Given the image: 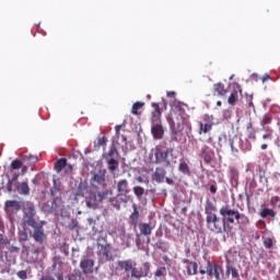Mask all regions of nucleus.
Segmentation results:
<instances>
[{"label":"nucleus","mask_w":280,"mask_h":280,"mask_svg":"<svg viewBox=\"0 0 280 280\" xmlns=\"http://www.w3.org/2000/svg\"><path fill=\"white\" fill-rule=\"evenodd\" d=\"M210 192L211 194H218V187H215L214 185L210 186Z\"/></svg>","instance_id":"nucleus-55"},{"label":"nucleus","mask_w":280,"mask_h":280,"mask_svg":"<svg viewBox=\"0 0 280 280\" xmlns=\"http://www.w3.org/2000/svg\"><path fill=\"white\" fill-rule=\"evenodd\" d=\"M215 124L213 122V116L206 114L202 116L201 120L198 121L199 126V135H208L211 130H213V126Z\"/></svg>","instance_id":"nucleus-7"},{"label":"nucleus","mask_w":280,"mask_h":280,"mask_svg":"<svg viewBox=\"0 0 280 280\" xmlns=\"http://www.w3.org/2000/svg\"><path fill=\"white\" fill-rule=\"evenodd\" d=\"M95 266V261L90 258H84L80 262V267L83 270L84 275H91L93 272V267Z\"/></svg>","instance_id":"nucleus-16"},{"label":"nucleus","mask_w":280,"mask_h":280,"mask_svg":"<svg viewBox=\"0 0 280 280\" xmlns=\"http://www.w3.org/2000/svg\"><path fill=\"white\" fill-rule=\"evenodd\" d=\"M113 253V245L110 244L100 245L98 247V256L105 261H113L115 259Z\"/></svg>","instance_id":"nucleus-9"},{"label":"nucleus","mask_w":280,"mask_h":280,"mask_svg":"<svg viewBox=\"0 0 280 280\" xmlns=\"http://www.w3.org/2000/svg\"><path fill=\"white\" fill-rule=\"evenodd\" d=\"M206 222L208 225V229H211L215 232V233H222V231L224 230V225L223 223L220 221V217H218V214H208L206 217Z\"/></svg>","instance_id":"nucleus-8"},{"label":"nucleus","mask_w":280,"mask_h":280,"mask_svg":"<svg viewBox=\"0 0 280 280\" xmlns=\"http://www.w3.org/2000/svg\"><path fill=\"white\" fill-rule=\"evenodd\" d=\"M66 166H67V159H65V158L59 159L55 163V171L57 172V174H60V172H62V170H65Z\"/></svg>","instance_id":"nucleus-25"},{"label":"nucleus","mask_w":280,"mask_h":280,"mask_svg":"<svg viewBox=\"0 0 280 280\" xmlns=\"http://www.w3.org/2000/svg\"><path fill=\"white\" fill-rule=\"evenodd\" d=\"M213 152L211 151V149L207 145H203L201 148V158L203 159V163H206V165L211 164V161H213Z\"/></svg>","instance_id":"nucleus-17"},{"label":"nucleus","mask_w":280,"mask_h":280,"mask_svg":"<svg viewBox=\"0 0 280 280\" xmlns=\"http://www.w3.org/2000/svg\"><path fill=\"white\" fill-rule=\"evenodd\" d=\"M20 242H27L30 240V236L27 235V229H23L19 232Z\"/></svg>","instance_id":"nucleus-38"},{"label":"nucleus","mask_w":280,"mask_h":280,"mask_svg":"<svg viewBox=\"0 0 280 280\" xmlns=\"http://www.w3.org/2000/svg\"><path fill=\"white\" fill-rule=\"evenodd\" d=\"M178 170L182 174H185L186 176H189L191 174L189 165L186 162H182L178 166Z\"/></svg>","instance_id":"nucleus-32"},{"label":"nucleus","mask_w":280,"mask_h":280,"mask_svg":"<svg viewBox=\"0 0 280 280\" xmlns=\"http://www.w3.org/2000/svg\"><path fill=\"white\" fill-rule=\"evenodd\" d=\"M132 207H133V212L130 214L129 220H130V224L137 228L139 226V210L137 209V205H133Z\"/></svg>","instance_id":"nucleus-22"},{"label":"nucleus","mask_w":280,"mask_h":280,"mask_svg":"<svg viewBox=\"0 0 280 280\" xmlns=\"http://www.w3.org/2000/svg\"><path fill=\"white\" fill-rule=\"evenodd\" d=\"M184 264H187V275L192 277L198 275V262L190 261L189 259H184Z\"/></svg>","instance_id":"nucleus-19"},{"label":"nucleus","mask_w":280,"mask_h":280,"mask_svg":"<svg viewBox=\"0 0 280 280\" xmlns=\"http://www.w3.org/2000/svg\"><path fill=\"white\" fill-rule=\"evenodd\" d=\"M109 202L115 207V209H121V203L117 198H112L109 199Z\"/></svg>","instance_id":"nucleus-46"},{"label":"nucleus","mask_w":280,"mask_h":280,"mask_svg":"<svg viewBox=\"0 0 280 280\" xmlns=\"http://www.w3.org/2000/svg\"><path fill=\"white\" fill-rule=\"evenodd\" d=\"M68 280H84V278L82 277V273H71L68 278Z\"/></svg>","instance_id":"nucleus-44"},{"label":"nucleus","mask_w":280,"mask_h":280,"mask_svg":"<svg viewBox=\"0 0 280 280\" xmlns=\"http://www.w3.org/2000/svg\"><path fill=\"white\" fill-rule=\"evenodd\" d=\"M23 224L24 226H36L38 222L36 221V207L30 202L26 201L23 207Z\"/></svg>","instance_id":"nucleus-5"},{"label":"nucleus","mask_w":280,"mask_h":280,"mask_svg":"<svg viewBox=\"0 0 280 280\" xmlns=\"http://www.w3.org/2000/svg\"><path fill=\"white\" fill-rule=\"evenodd\" d=\"M45 221H40L36 223V226H31L34 229L33 233H31V237L37 243V244H45V240H47V234H45Z\"/></svg>","instance_id":"nucleus-6"},{"label":"nucleus","mask_w":280,"mask_h":280,"mask_svg":"<svg viewBox=\"0 0 280 280\" xmlns=\"http://www.w3.org/2000/svg\"><path fill=\"white\" fill-rule=\"evenodd\" d=\"M58 265L62 266V261L60 260V257H55L52 268H56V266H58Z\"/></svg>","instance_id":"nucleus-48"},{"label":"nucleus","mask_w":280,"mask_h":280,"mask_svg":"<svg viewBox=\"0 0 280 280\" xmlns=\"http://www.w3.org/2000/svg\"><path fill=\"white\" fill-rule=\"evenodd\" d=\"M266 130V133L262 135V139L265 141H272V129L270 127L264 128Z\"/></svg>","instance_id":"nucleus-36"},{"label":"nucleus","mask_w":280,"mask_h":280,"mask_svg":"<svg viewBox=\"0 0 280 280\" xmlns=\"http://www.w3.org/2000/svg\"><path fill=\"white\" fill-rule=\"evenodd\" d=\"M55 277H57L58 280H65V276H62V273H57Z\"/></svg>","instance_id":"nucleus-62"},{"label":"nucleus","mask_w":280,"mask_h":280,"mask_svg":"<svg viewBox=\"0 0 280 280\" xmlns=\"http://www.w3.org/2000/svg\"><path fill=\"white\" fill-rule=\"evenodd\" d=\"M166 121L170 126V129L173 131L180 130L185 124L189 121V116L185 108L180 104L173 105L170 114L166 117Z\"/></svg>","instance_id":"nucleus-2"},{"label":"nucleus","mask_w":280,"mask_h":280,"mask_svg":"<svg viewBox=\"0 0 280 280\" xmlns=\"http://www.w3.org/2000/svg\"><path fill=\"white\" fill-rule=\"evenodd\" d=\"M4 207L7 209H15V211H21V209H23V207L21 206V201H16V200L5 201Z\"/></svg>","instance_id":"nucleus-24"},{"label":"nucleus","mask_w":280,"mask_h":280,"mask_svg":"<svg viewBox=\"0 0 280 280\" xmlns=\"http://www.w3.org/2000/svg\"><path fill=\"white\" fill-rule=\"evenodd\" d=\"M23 167V162L21 160H13L11 162V170H21Z\"/></svg>","instance_id":"nucleus-41"},{"label":"nucleus","mask_w":280,"mask_h":280,"mask_svg":"<svg viewBox=\"0 0 280 280\" xmlns=\"http://www.w3.org/2000/svg\"><path fill=\"white\" fill-rule=\"evenodd\" d=\"M9 250H10V253H19V250H21V249L18 246L11 245L9 247Z\"/></svg>","instance_id":"nucleus-50"},{"label":"nucleus","mask_w":280,"mask_h":280,"mask_svg":"<svg viewBox=\"0 0 280 280\" xmlns=\"http://www.w3.org/2000/svg\"><path fill=\"white\" fill-rule=\"evenodd\" d=\"M126 126V124H122V125H117L115 127V132H116V137H119V132H121V128Z\"/></svg>","instance_id":"nucleus-49"},{"label":"nucleus","mask_w":280,"mask_h":280,"mask_svg":"<svg viewBox=\"0 0 280 280\" xmlns=\"http://www.w3.org/2000/svg\"><path fill=\"white\" fill-rule=\"evenodd\" d=\"M215 268V265L211 261L207 262V270H206V275H208V277H213V270Z\"/></svg>","instance_id":"nucleus-40"},{"label":"nucleus","mask_w":280,"mask_h":280,"mask_svg":"<svg viewBox=\"0 0 280 280\" xmlns=\"http://www.w3.org/2000/svg\"><path fill=\"white\" fill-rule=\"evenodd\" d=\"M107 165H108L109 172H116V170L119 167V161L112 158L107 160Z\"/></svg>","instance_id":"nucleus-31"},{"label":"nucleus","mask_w":280,"mask_h":280,"mask_svg":"<svg viewBox=\"0 0 280 280\" xmlns=\"http://www.w3.org/2000/svg\"><path fill=\"white\" fill-rule=\"evenodd\" d=\"M214 91L221 95V97H224V95H226V89H224V84L223 83H217L214 84Z\"/></svg>","instance_id":"nucleus-33"},{"label":"nucleus","mask_w":280,"mask_h":280,"mask_svg":"<svg viewBox=\"0 0 280 280\" xmlns=\"http://www.w3.org/2000/svg\"><path fill=\"white\" fill-rule=\"evenodd\" d=\"M260 150H268V144L267 143H262L260 145Z\"/></svg>","instance_id":"nucleus-64"},{"label":"nucleus","mask_w":280,"mask_h":280,"mask_svg":"<svg viewBox=\"0 0 280 280\" xmlns=\"http://www.w3.org/2000/svg\"><path fill=\"white\" fill-rule=\"evenodd\" d=\"M230 178H232V180H237V178H240V171H237V168L231 166L230 167Z\"/></svg>","instance_id":"nucleus-37"},{"label":"nucleus","mask_w":280,"mask_h":280,"mask_svg":"<svg viewBox=\"0 0 280 280\" xmlns=\"http://www.w3.org/2000/svg\"><path fill=\"white\" fill-rule=\"evenodd\" d=\"M16 277L21 280H27V271L26 270H20L16 272Z\"/></svg>","instance_id":"nucleus-45"},{"label":"nucleus","mask_w":280,"mask_h":280,"mask_svg":"<svg viewBox=\"0 0 280 280\" xmlns=\"http://www.w3.org/2000/svg\"><path fill=\"white\" fill-rule=\"evenodd\" d=\"M247 139H250L252 141H257V136L255 135V132H249Z\"/></svg>","instance_id":"nucleus-52"},{"label":"nucleus","mask_w":280,"mask_h":280,"mask_svg":"<svg viewBox=\"0 0 280 280\" xmlns=\"http://www.w3.org/2000/svg\"><path fill=\"white\" fill-rule=\"evenodd\" d=\"M108 196H113V190L103 189L102 191L96 192L100 202H104Z\"/></svg>","instance_id":"nucleus-27"},{"label":"nucleus","mask_w":280,"mask_h":280,"mask_svg":"<svg viewBox=\"0 0 280 280\" xmlns=\"http://www.w3.org/2000/svg\"><path fill=\"white\" fill-rule=\"evenodd\" d=\"M19 194H23V196H30V185L27 182H23L18 185Z\"/></svg>","instance_id":"nucleus-26"},{"label":"nucleus","mask_w":280,"mask_h":280,"mask_svg":"<svg viewBox=\"0 0 280 280\" xmlns=\"http://www.w3.org/2000/svg\"><path fill=\"white\" fill-rule=\"evenodd\" d=\"M219 213L222 215L224 233H231L233 231L231 224H235V220H240V212L231 209L229 206H223L220 208Z\"/></svg>","instance_id":"nucleus-3"},{"label":"nucleus","mask_w":280,"mask_h":280,"mask_svg":"<svg viewBox=\"0 0 280 280\" xmlns=\"http://www.w3.org/2000/svg\"><path fill=\"white\" fill-rule=\"evenodd\" d=\"M154 277L161 280H165V277H167V269L165 267H160L155 272Z\"/></svg>","instance_id":"nucleus-30"},{"label":"nucleus","mask_w":280,"mask_h":280,"mask_svg":"<svg viewBox=\"0 0 280 280\" xmlns=\"http://www.w3.org/2000/svg\"><path fill=\"white\" fill-rule=\"evenodd\" d=\"M39 280H56L51 276H43Z\"/></svg>","instance_id":"nucleus-58"},{"label":"nucleus","mask_w":280,"mask_h":280,"mask_svg":"<svg viewBox=\"0 0 280 280\" xmlns=\"http://www.w3.org/2000/svg\"><path fill=\"white\" fill-rule=\"evenodd\" d=\"M117 200H118V202H119L120 205H121V203L126 205V203L128 202V198H126V197H120V198H118Z\"/></svg>","instance_id":"nucleus-53"},{"label":"nucleus","mask_w":280,"mask_h":280,"mask_svg":"<svg viewBox=\"0 0 280 280\" xmlns=\"http://www.w3.org/2000/svg\"><path fill=\"white\" fill-rule=\"evenodd\" d=\"M133 194L138 197V200H141V198H143V194H145V189L141 186H135Z\"/></svg>","instance_id":"nucleus-35"},{"label":"nucleus","mask_w":280,"mask_h":280,"mask_svg":"<svg viewBox=\"0 0 280 280\" xmlns=\"http://www.w3.org/2000/svg\"><path fill=\"white\" fill-rule=\"evenodd\" d=\"M116 191L118 196H128L130 189L128 188V179H120L116 184Z\"/></svg>","instance_id":"nucleus-14"},{"label":"nucleus","mask_w":280,"mask_h":280,"mask_svg":"<svg viewBox=\"0 0 280 280\" xmlns=\"http://www.w3.org/2000/svg\"><path fill=\"white\" fill-rule=\"evenodd\" d=\"M138 226L140 229V235H144L145 237L152 235V225L150 223H139Z\"/></svg>","instance_id":"nucleus-21"},{"label":"nucleus","mask_w":280,"mask_h":280,"mask_svg":"<svg viewBox=\"0 0 280 280\" xmlns=\"http://www.w3.org/2000/svg\"><path fill=\"white\" fill-rule=\"evenodd\" d=\"M62 253H63L65 255H69V247H68V245H65V246H63Z\"/></svg>","instance_id":"nucleus-59"},{"label":"nucleus","mask_w":280,"mask_h":280,"mask_svg":"<svg viewBox=\"0 0 280 280\" xmlns=\"http://www.w3.org/2000/svg\"><path fill=\"white\" fill-rule=\"evenodd\" d=\"M151 133L154 139H163L165 130L163 129V124L161 120H151Z\"/></svg>","instance_id":"nucleus-10"},{"label":"nucleus","mask_w":280,"mask_h":280,"mask_svg":"<svg viewBox=\"0 0 280 280\" xmlns=\"http://www.w3.org/2000/svg\"><path fill=\"white\" fill-rule=\"evenodd\" d=\"M161 106L167 108V103L165 101H162L161 103H152L153 112L151 113V120H161V115H163Z\"/></svg>","instance_id":"nucleus-13"},{"label":"nucleus","mask_w":280,"mask_h":280,"mask_svg":"<svg viewBox=\"0 0 280 280\" xmlns=\"http://www.w3.org/2000/svg\"><path fill=\"white\" fill-rule=\"evenodd\" d=\"M143 106H145V103H143V102L133 103V105L131 107V114L132 115H141V113H143Z\"/></svg>","instance_id":"nucleus-23"},{"label":"nucleus","mask_w":280,"mask_h":280,"mask_svg":"<svg viewBox=\"0 0 280 280\" xmlns=\"http://www.w3.org/2000/svg\"><path fill=\"white\" fill-rule=\"evenodd\" d=\"M226 273L232 275L233 279H238L240 273L237 272V269L231 265V262H228L226 265Z\"/></svg>","instance_id":"nucleus-29"},{"label":"nucleus","mask_w":280,"mask_h":280,"mask_svg":"<svg viewBox=\"0 0 280 280\" xmlns=\"http://www.w3.org/2000/svg\"><path fill=\"white\" fill-rule=\"evenodd\" d=\"M98 145H106V138H101L100 140H98Z\"/></svg>","instance_id":"nucleus-57"},{"label":"nucleus","mask_w":280,"mask_h":280,"mask_svg":"<svg viewBox=\"0 0 280 280\" xmlns=\"http://www.w3.org/2000/svg\"><path fill=\"white\" fill-rule=\"evenodd\" d=\"M218 211V208L215 207V205L213 203V201H211L210 199L206 200V206H205V213L206 217L207 215H212Z\"/></svg>","instance_id":"nucleus-20"},{"label":"nucleus","mask_w":280,"mask_h":280,"mask_svg":"<svg viewBox=\"0 0 280 280\" xmlns=\"http://www.w3.org/2000/svg\"><path fill=\"white\" fill-rule=\"evenodd\" d=\"M3 246H10V240L0 233V247L3 248Z\"/></svg>","instance_id":"nucleus-42"},{"label":"nucleus","mask_w":280,"mask_h":280,"mask_svg":"<svg viewBox=\"0 0 280 280\" xmlns=\"http://www.w3.org/2000/svg\"><path fill=\"white\" fill-rule=\"evenodd\" d=\"M273 178H276V180H279V178H280V173H279V172L273 173Z\"/></svg>","instance_id":"nucleus-63"},{"label":"nucleus","mask_w":280,"mask_h":280,"mask_svg":"<svg viewBox=\"0 0 280 280\" xmlns=\"http://www.w3.org/2000/svg\"><path fill=\"white\" fill-rule=\"evenodd\" d=\"M168 158L170 151H165L161 147H155L152 149L149 155L150 161L155 163V165H161L164 163L165 167H170V165H172Z\"/></svg>","instance_id":"nucleus-4"},{"label":"nucleus","mask_w":280,"mask_h":280,"mask_svg":"<svg viewBox=\"0 0 280 280\" xmlns=\"http://www.w3.org/2000/svg\"><path fill=\"white\" fill-rule=\"evenodd\" d=\"M12 183L13 182L9 180V183L7 184L8 191H12Z\"/></svg>","instance_id":"nucleus-60"},{"label":"nucleus","mask_w":280,"mask_h":280,"mask_svg":"<svg viewBox=\"0 0 280 280\" xmlns=\"http://www.w3.org/2000/svg\"><path fill=\"white\" fill-rule=\"evenodd\" d=\"M268 80H270V74H264V75L261 77V81H262V82H268Z\"/></svg>","instance_id":"nucleus-56"},{"label":"nucleus","mask_w":280,"mask_h":280,"mask_svg":"<svg viewBox=\"0 0 280 280\" xmlns=\"http://www.w3.org/2000/svg\"><path fill=\"white\" fill-rule=\"evenodd\" d=\"M92 185H100V187H106V168H101L98 172L94 173L91 178Z\"/></svg>","instance_id":"nucleus-11"},{"label":"nucleus","mask_w":280,"mask_h":280,"mask_svg":"<svg viewBox=\"0 0 280 280\" xmlns=\"http://www.w3.org/2000/svg\"><path fill=\"white\" fill-rule=\"evenodd\" d=\"M167 97H172L173 100L176 98V92L174 91H171V92H167Z\"/></svg>","instance_id":"nucleus-54"},{"label":"nucleus","mask_w":280,"mask_h":280,"mask_svg":"<svg viewBox=\"0 0 280 280\" xmlns=\"http://www.w3.org/2000/svg\"><path fill=\"white\" fill-rule=\"evenodd\" d=\"M240 97H243L242 85H240V83H233V92L229 96L228 103L230 106H235V103L237 100H240Z\"/></svg>","instance_id":"nucleus-12"},{"label":"nucleus","mask_w":280,"mask_h":280,"mask_svg":"<svg viewBox=\"0 0 280 280\" xmlns=\"http://www.w3.org/2000/svg\"><path fill=\"white\" fill-rule=\"evenodd\" d=\"M264 246L265 248H268V249L272 248V238L270 237L265 238Z\"/></svg>","instance_id":"nucleus-47"},{"label":"nucleus","mask_w":280,"mask_h":280,"mask_svg":"<svg viewBox=\"0 0 280 280\" xmlns=\"http://www.w3.org/2000/svg\"><path fill=\"white\" fill-rule=\"evenodd\" d=\"M238 224H241L242 226H248V224H250V219H248L246 214H242L238 212Z\"/></svg>","instance_id":"nucleus-34"},{"label":"nucleus","mask_w":280,"mask_h":280,"mask_svg":"<svg viewBox=\"0 0 280 280\" xmlns=\"http://www.w3.org/2000/svg\"><path fill=\"white\" fill-rule=\"evenodd\" d=\"M220 272H222V267H220V265H214L213 276L217 280H220Z\"/></svg>","instance_id":"nucleus-43"},{"label":"nucleus","mask_w":280,"mask_h":280,"mask_svg":"<svg viewBox=\"0 0 280 280\" xmlns=\"http://www.w3.org/2000/svg\"><path fill=\"white\" fill-rule=\"evenodd\" d=\"M166 246L165 242L163 241H158L156 247L160 248V250H163V247Z\"/></svg>","instance_id":"nucleus-51"},{"label":"nucleus","mask_w":280,"mask_h":280,"mask_svg":"<svg viewBox=\"0 0 280 280\" xmlns=\"http://www.w3.org/2000/svg\"><path fill=\"white\" fill-rule=\"evenodd\" d=\"M19 180V174H14L11 182L16 183Z\"/></svg>","instance_id":"nucleus-61"},{"label":"nucleus","mask_w":280,"mask_h":280,"mask_svg":"<svg viewBox=\"0 0 280 280\" xmlns=\"http://www.w3.org/2000/svg\"><path fill=\"white\" fill-rule=\"evenodd\" d=\"M117 266L120 270H124L128 277H131V279H143L148 277L150 272V264L144 262L142 267H137V261L132 259L118 260Z\"/></svg>","instance_id":"nucleus-1"},{"label":"nucleus","mask_w":280,"mask_h":280,"mask_svg":"<svg viewBox=\"0 0 280 280\" xmlns=\"http://www.w3.org/2000/svg\"><path fill=\"white\" fill-rule=\"evenodd\" d=\"M277 215V212H275V210L272 209H269V208H264L261 211H260V218H275Z\"/></svg>","instance_id":"nucleus-28"},{"label":"nucleus","mask_w":280,"mask_h":280,"mask_svg":"<svg viewBox=\"0 0 280 280\" xmlns=\"http://www.w3.org/2000/svg\"><path fill=\"white\" fill-rule=\"evenodd\" d=\"M167 172L163 167H156L155 172L152 174V180H155V183H163L165 180Z\"/></svg>","instance_id":"nucleus-18"},{"label":"nucleus","mask_w":280,"mask_h":280,"mask_svg":"<svg viewBox=\"0 0 280 280\" xmlns=\"http://www.w3.org/2000/svg\"><path fill=\"white\" fill-rule=\"evenodd\" d=\"M272 122V114H266L261 120V125L264 126V128H268L266 126H268V124Z\"/></svg>","instance_id":"nucleus-39"},{"label":"nucleus","mask_w":280,"mask_h":280,"mask_svg":"<svg viewBox=\"0 0 280 280\" xmlns=\"http://www.w3.org/2000/svg\"><path fill=\"white\" fill-rule=\"evenodd\" d=\"M85 205L89 209H97L100 207V199L96 192H90L85 198Z\"/></svg>","instance_id":"nucleus-15"}]
</instances>
